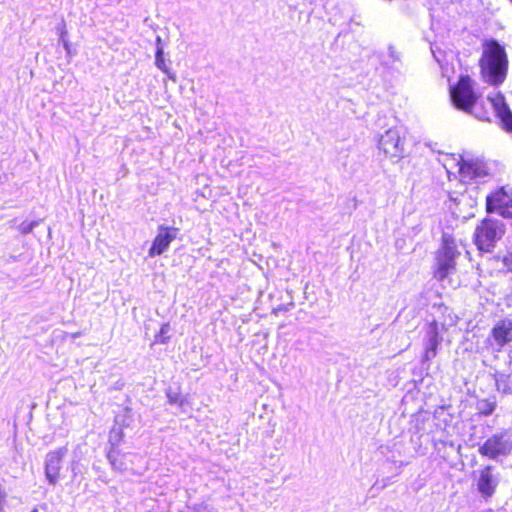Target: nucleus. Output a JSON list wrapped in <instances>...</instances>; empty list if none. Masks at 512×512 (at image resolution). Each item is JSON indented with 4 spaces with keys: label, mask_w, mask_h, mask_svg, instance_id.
Masks as SVG:
<instances>
[{
    "label": "nucleus",
    "mask_w": 512,
    "mask_h": 512,
    "mask_svg": "<svg viewBox=\"0 0 512 512\" xmlns=\"http://www.w3.org/2000/svg\"><path fill=\"white\" fill-rule=\"evenodd\" d=\"M494 378L498 391L503 394H512V373L498 372Z\"/></svg>",
    "instance_id": "14"
},
{
    "label": "nucleus",
    "mask_w": 512,
    "mask_h": 512,
    "mask_svg": "<svg viewBox=\"0 0 512 512\" xmlns=\"http://www.w3.org/2000/svg\"><path fill=\"white\" fill-rule=\"evenodd\" d=\"M169 330V324L165 323L161 326L160 331L155 336V342L160 344H165L169 340V336L167 335Z\"/></svg>",
    "instance_id": "18"
},
{
    "label": "nucleus",
    "mask_w": 512,
    "mask_h": 512,
    "mask_svg": "<svg viewBox=\"0 0 512 512\" xmlns=\"http://www.w3.org/2000/svg\"><path fill=\"white\" fill-rule=\"evenodd\" d=\"M449 94L456 109L472 114L480 120H490L491 112L479 103L480 94L475 91L474 81L469 75H460L456 83L450 87Z\"/></svg>",
    "instance_id": "2"
},
{
    "label": "nucleus",
    "mask_w": 512,
    "mask_h": 512,
    "mask_svg": "<svg viewBox=\"0 0 512 512\" xmlns=\"http://www.w3.org/2000/svg\"><path fill=\"white\" fill-rule=\"evenodd\" d=\"M431 328V336L429 339V346L425 350L424 358L426 360H430L435 358L437 355V349L440 343V336L438 332V324L436 321H433L429 324Z\"/></svg>",
    "instance_id": "13"
},
{
    "label": "nucleus",
    "mask_w": 512,
    "mask_h": 512,
    "mask_svg": "<svg viewBox=\"0 0 512 512\" xmlns=\"http://www.w3.org/2000/svg\"><path fill=\"white\" fill-rule=\"evenodd\" d=\"M505 234V226L503 223L492 218H484L476 227L473 241L477 249L481 252H491Z\"/></svg>",
    "instance_id": "3"
},
{
    "label": "nucleus",
    "mask_w": 512,
    "mask_h": 512,
    "mask_svg": "<svg viewBox=\"0 0 512 512\" xmlns=\"http://www.w3.org/2000/svg\"><path fill=\"white\" fill-rule=\"evenodd\" d=\"M482 457L490 460H498L501 457H507L512 452V441L505 433H496L488 437L478 448Z\"/></svg>",
    "instance_id": "7"
},
{
    "label": "nucleus",
    "mask_w": 512,
    "mask_h": 512,
    "mask_svg": "<svg viewBox=\"0 0 512 512\" xmlns=\"http://www.w3.org/2000/svg\"><path fill=\"white\" fill-rule=\"evenodd\" d=\"M493 470L494 467L492 465L482 467L476 479L477 491L485 499L491 498L497 490L498 479L494 475Z\"/></svg>",
    "instance_id": "9"
},
{
    "label": "nucleus",
    "mask_w": 512,
    "mask_h": 512,
    "mask_svg": "<svg viewBox=\"0 0 512 512\" xmlns=\"http://www.w3.org/2000/svg\"><path fill=\"white\" fill-rule=\"evenodd\" d=\"M178 232L179 229L177 227L160 225L158 227V233L154 237L149 248L148 255L150 257H155L165 252L171 242L177 238Z\"/></svg>",
    "instance_id": "8"
},
{
    "label": "nucleus",
    "mask_w": 512,
    "mask_h": 512,
    "mask_svg": "<svg viewBox=\"0 0 512 512\" xmlns=\"http://www.w3.org/2000/svg\"><path fill=\"white\" fill-rule=\"evenodd\" d=\"M387 141H388V140H387V139H385V138H382V140H381V145L383 146V148H384V150H385V151H387V148H386V142H387Z\"/></svg>",
    "instance_id": "20"
},
{
    "label": "nucleus",
    "mask_w": 512,
    "mask_h": 512,
    "mask_svg": "<svg viewBox=\"0 0 512 512\" xmlns=\"http://www.w3.org/2000/svg\"><path fill=\"white\" fill-rule=\"evenodd\" d=\"M490 335L500 351L512 342V319H501L492 327Z\"/></svg>",
    "instance_id": "12"
},
{
    "label": "nucleus",
    "mask_w": 512,
    "mask_h": 512,
    "mask_svg": "<svg viewBox=\"0 0 512 512\" xmlns=\"http://www.w3.org/2000/svg\"><path fill=\"white\" fill-rule=\"evenodd\" d=\"M485 210L512 219V187L503 185L491 191L486 196Z\"/></svg>",
    "instance_id": "6"
},
{
    "label": "nucleus",
    "mask_w": 512,
    "mask_h": 512,
    "mask_svg": "<svg viewBox=\"0 0 512 512\" xmlns=\"http://www.w3.org/2000/svg\"><path fill=\"white\" fill-rule=\"evenodd\" d=\"M67 453L65 447L50 451L47 454L45 462V475L49 483L55 485L60 476L61 462Z\"/></svg>",
    "instance_id": "10"
},
{
    "label": "nucleus",
    "mask_w": 512,
    "mask_h": 512,
    "mask_svg": "<svg viewBox=\"0 0 512 512\" xmlns=\"http://www.w3.org/2000/svg\"><path fill=\"white\" fill-rule=\"evenodd\" d=\"M457 167L459 180L464 184L476 183L478 180L490 175V169L487 163L478 157L459 155Z\"/></svg>",
    "instance_id": "5"
},
{
    "label": "nucleus",
    "mask_w": 512,
    "mask_h": 512,
    "mask_svg": "<svg viewBox=\"0 0 512 512\" xmlns=\"http://www.w3.org/2000/svg\"><path fill=\"white\" fill-rule=\"evenodd\" d=\"M501 262L506 268L507 272L512 273V252L506 253L502 258Z\"/></svg>",
    "instance_id": "19"
},
{
    "label": "nucleus",
    "mask_w": 512,
    "mask_h": 512,
    "mask_svg": "<svg viewBox=\"0 0 512 512\" xmlns=\"http://www.w3.org/2000/svg\"><path fill=\"white\" fill-rule=\"evenodd\" d=\"M31 229H32V225L27 230H25V232H29V231H31Z\"/></svg>",
    "instance_id": "21"
},
{
    "label": "nucleus",
    "mask_w": 512,
    "mask_h": 512,
    "mask_svg": "<svg viewBox=\"0 0 512 512\" xmlns=\"http://www.w3.org/2000/svg\"><path fill=\"white\" fill-rule=\"evenodd\" d=\"M488 99L491 102L496 115L501 121L502 128L506 132L512 133V112L506 103L504 95L498 92Z\"/></svg>",
    "instance_id": "11"
},
{
    "label": "nucleus",
    "mask_w": 512,
    "mask_h": 512,
    "mask_svg": "<svg viewBox=\"0 0 512 512\" xmlns=\"http://www.w3.org/2000/svg\"><path fill=\"white\" fill-rule=\"evenodd\" d=\"M482 54L478 60L482 80L492 86L503 84L508 75L509 59L505 47L496 40H486L482 44Z\"/></svg>",
    "instance_id": "1"
},
{
    "label": "nucleus",
    "mask_w": 512,
    "mask_h": 512,
    "mask_svg": "<svg viewBox=\"0 0 512 512\" xmlns=\"http://www.w3.org/2000/svg\"><path fill=\"white\" fill-rule=\"evenodd\" d=\"M456 241L451 235H443L441 246L437 250L434 268V277L438 280H444L456 268V258L459 256Z\"/></svg>",
    "instance_id": "4"
},
{
    "label": "nucleus",
    "mask_w": 512,
    "mask_h": 512,
    "mask_svg": "<svg viewBox=\"0 0 512 512\" xmlns=\"http://www.w3.org/2000/svg\"><path fill=\"white\" fill-rule=\"evenodd\" d=\"M30 512H38V510L36 508H34Z\"/></svg>",
    "instance_id": "22"
},
{
    "label": "nucleus",
    "mask_w": 512,
    "mask_h": 512,
    "mask_svg": "<svg viewBox=\"0 0 512 512\" xmlns=\"http://www.w3.org/2000/svg\"><path fill=\"white\" fill-rule=\"evenodd\" d=\"M155 63H156V66L161 71L166 73L169 78H171L172 80H175V76L170 73V71H169V69H168V67L166 65V62H165V59H164V56H163V49H162V47H158V49L156 50Z\"/></svg>",
    "instance_id": "16"
},
{
    "label": "nucleus",
    "mask_w": 512,
    "mask_h": 512,
    "mask_svg": "<svg viewBox=\"0 0 512 512\" xmlns=\"http://www.w3.org/2000/svg\"><path fill=\"white\" fill-rule=\"evenodd\" d=\"M167 398L169 404L171 405L183 406L187 402V400L180 393L173 391L167 392Z\"/></svg>",
    "instance_id": "17"
},
{
    "label": "nucleus",
    "mask_w": 512,
    "mask_h": 512,
    "mask_svg": "<svg viewBox=\"0 0 512 512\" xmlns=\"http://www.w3.org/2000/svg\"><path fill=\"white\" fill-rule=\"evenodd\" d=\"M496 404L497 402L494 396L478 400L476 403L478 414L482 416L491 415L496 409Z\"/></svg>",
    "instance_id": "15"
},
{
    "label": "nucleus",
    "mask_w": 512,
    "mask_h": 512,
    "mask_svg": "<svg viewBox=\"0 0 512 512\" xmlns=\"http://www.w3.org/2000/svg\"><path fill=\"white\" fill-rule=\"evenodd\" d=\"M385 138H389V139L391 138L389 133L386 134Z\"/></svg>",
    "instance_id": "23"
}]
</instances>
